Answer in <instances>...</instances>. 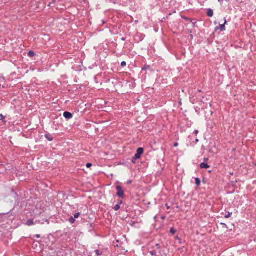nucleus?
Returning <instances> with one entry per match:
<instances>
[{
  "instance_id": "nucleus-1",
  "label": "nucleus",
  "mask_w": 256,
  "mask_h": 256,
  "mask_svg": "<svg viewBox=\"0 0 256 256\" xmlns=\"http://www.w3.org/2000/svg\"><path fill=\"white\" fill-rule=\"evenodd\" d=\"M144 153V149L142 148H139L136 150V153L135 154L134 157L132 158V162L135 163V160L139 159L141 155Z\"/></svg>"
},
{
  "instance_id": "nucleus-2",
  "label": "nucleus",
  "mask_w": 256,
  "mask_h": 256,
  "mask_svg": "<svg viewBox=\"0 0 256 256\" xmlns=\"http://www.w3.org/2000/svg\"><path fill=\"white\" fill-rule=\"evenodd\" d=\"M116 188L117 190L116 196L120 198H124V190L122 189V187L118 185L116 186Z\"/></svg>"
},
{
  "instance_id": "nucleus-3",
  "label": "nucleus",
  "mask_w": 256,
  "mask_h": 256,
  "mask_svg": "<svg viewBox=\"0 0 256 256\" xmlns=\"http://www.w3.org/2000/svg\"><path fill=\"white\" fill-rule=\"evenodd\" d=\"M227 22L226 20H224V22L222 24H220V26H216L215 28V30L216 31L220 29L221 32H224L226 30L225 24H226Z\"/></svg>"
},
{
  "instance_id": "nucleus-4",
  "label": "nucleus",
  "mask_w": 256,
  "mask_h": 256,
  "mask_svg": "<svg viewBox=\"0 0 256 256\" xmlns=\"http://www.w3.org/2000/svg\"><path fill=\"white\" fill-rule=\"evenodd\" d=\"M63 116L67 120H70L72 118L73 116L72 114L68 112H65L64 113Z\"/></svg>"
},
{
  "instance_id": "nucleus-5",
  "label": "nucleus",
  "mask_w": 256,
  "mask_h": 256,
  "mask_svg": "<svg viewBox=\"0 0 256 256\" xmlns=\"http://www.w3.org/2000/svg\"><path fill=\"white\" fill-rule=\"evenodd\" d=\"M122 204V200H120L118 203L116 204L114 208H113V209L115 210V211H117L120 208V205Z\"/></svg>"
},
{
  "instance_id": "nucleus-6",
  "label": "nucleus",
  "mask_w": 256,
  "mask_h": 256,
  "mask_svg": "<svg viewBox=\"0 0 256 256\" xmlns=\"http://www.w3.org/2000/svg\"><path fill=\"white\" fill-rule=\"evenodd\" d=\"M45 137L48 141L52 142L54 140L53 136L50 134H45Z\"/></svg>"
},
{
  "instance_id": "nucleus-7",
  "label": "nucleus",
  "mask_w": 256,
  "mask_h": 256,
  "mask_svg": "<svg viewBox=\"0 0 256 256\" xmlns=\"http://www.w3.org/2000/svg\"><path fill=\"white\" fill-rule=\"evenodd\" d=\"M200 167L201 168L207 169V168H209L210 167V166L206 163L202 162L200 164Z\"/></svg>"
},
{
  "instance_id": "nucleus-8",
  "label": "nucleus",
  "mask_w": 256,
  "mask_h": 256,
  "mask_svg": "<svg viewBox=\"0 0 256 256\" xmlns=\"http://www.w3.org/2000/svg\"><path fill=\"white\" fill-rule=\"evenodd\" d=\"M207 16L209 17H212L214 16V12L212 10L209 8L207 12Z\"/></svg>"
},
{
  "instance_id": "nucleus-9",
  "label": "nucleus",
  "mask_w": 256,
  "mask_h": 256,
  "mask_svg": "<svg viewBox=\"0 0 256 256\" xmlns=\"http://www.w3.org/2000/svg\"><path fill=\"white\" fill-rule=\"evenodd\" d=\"M34 220L31 219H30L28 220H27V222H26V225L28 226H30L34 225Z\"/></svg>"
},
{
  "instance_id": "nucleus-10",
  "label": "nucleus",
  "mask_w": 256,
  "mask_h": 256,
  "mask_svg": "<svg viewBox=\"0 0 256 256\" xmlns=\"http://www.w3.org/2000/svg\"><path fill=\"white\" fill-rule=\"evenodd\" d=\"M69 222L70 224H73L75 222L76 220L74 217L72 216L70 218Z\"/></svg>"
},
{
  "instance_id": "nucleus-11",
  "label": "nucleus",
  "mask_w": 256,
  "mask_h": 256,
  "mask_svg": "<svg viewBox=\"0 0 256 256\" xmlns=\"http://www.w3.org/2000/svg\"><path fill=\"white\" fill-rule=\"evenodd\" d=\"M35 55V53L33 51H30L28 52V56L30 57H33Z\"/></svg>"
},
{
  "instance_id": "nucleus-12",
  "label": "nucleus",
  "mask_w": 256,
  "mask_h": 256,
  "mask_svg": "<svg viewBox=\"0 0 256 256\" xmlns=\"http://www.w3.org/2000/svg\"><path fill=\"white\" fill-rule=\"evenodd\" d=\"M195 180H196V186H199L200 184V180L198 178H196Z\"/></svg>"
},
{
  "instance_id": "nucleus-13",
  "label": "nucleus",
  "mask_w": 256,
  "mask_h": 256,
  "mask_svg": "<svg viewBox=\"0 0 256 256\" xmlns=\"http://www.w3.org/2000/svg\"><path fill=\"white\" fill-rule=\"evenodd\" d=\"M170 232L172 234H174L176 232V230H174V228H172L170 230Z\"/></svg>"
},
{
  "instance_id": "nucleus-14",
  "label": "nucleus",
  "mask_w": 256,
  "mask_h": 256,
  "mask_svg": "<svg viewBox=\"0 0 256 256\" xmlns=\"http://www.w3.org/2000/svg\"><path fill=\"white\" fill-rule=\"evenodd\" d=\"M94 252L96 253V254L97 255V256H101L102 255V252H100V250H94Z\"/></svg>"
},
{
  "instance_id": "nucleus-15",
  "label": "nucleus",
  "mask_w": 256,
  "mask_h": 256,
  "mask_svg": "<svg viewBox=\"0 0 256 256\" xmlns=\"http://www.w3.org/2000/svg\"><path fill=\"white\" fill-rule=\"evenodd\" d=\"M150 253L152 256H156V252L155 250L150 251Z\"/></svg>"
},
{
  "instance_id": "nucleus-16",
  "label": "nucleus",
  "mask_w": 256,
  "mask_h": 256,
  "mask_svg": "<svg viewBox=\"0 0 256 256\" xmlns=\"http://www.w3.org/2000/svg\"><path fill=\"white\" fill-rule=\"evenodd\" d=\"M80 216V212H77V213H76L74 214V218H78Z\"/></svg>"
},
{
  "instance_id": "nucleus-17",
  "label": "nucleus",
  "mask_w": 256,
  "mask_h": 256,
  "mask_svg": "<svg viewBox=\"0 0 256 256\" xmlns=\"http://www.w3.org/2000/svg\"><path fill=\"white\" fill-rule=\"evenodd\" d=\"M5 79L3 76L0 75V82H4V81Z\"/></svg>"
},
{
  "instance_id": "nucleus-18",
  "label": "nucleus",
  "mask_w": 256,
  "mask_h": 256,
  "mask_svg": "<svg viewBox=\"0 0 256 256\" xmlns=\"http://www.w3.org/2000/svg\"><path fill=\"white\" fill-rule=\"evenodd\" d=\"M232 214V212H228V214H226V216H224V217L226 218H229L230 217L231 215Z\"/></svg>"
},
{
  "instance_id": "nucleus-19",
  "label": "nucleus",
  "mask_w": 256,
  "mask_h": 256,
  "mask_svg": "<svg viewBox=\"0 0 256 256\" xmlns=\"http://www.w3.org/2000/svg\"><path fill=\"white\" fill-rule=\"evenodd\" d=\"M220 225H222L224 228H228V226L226 224L221 222Z\"/></svg>"
},
{
  "instance_id": "nucleus-20",
  "label": "nucleus",
  "mask_w": 256,
  "mask_h": 256,
  "mask_svg": "<svg viewBox=\"0 0 256 256\" xmlns=\"http://www.w3.org/2000/svg\"><path fill=\"white\" fill-rule=\"evenodd\" d=\"M5 118V116H3L2 114H0V120H4Z\"/></svg>"
},
{
  "instance_id": "nucleus-21",
  "label": "nucleus",
  "mask_w": 256,
  "mask_h": 256,
  "mask_svg": "<svg viewBox=\"0 0 256 256\" xmlns=\"http://www.w3.org/2000/svg\"><path fill=\"white\" fill-rule=\"evenodd\" d=\"M126 62H124V61H123V62H122V63H121V66H122V67H124V66H126Z\"/></svg>"
},
{
  "instance_id": "nucleus-22",
  "label": "nucleus",
  "mask_w": 256,
  "mask_h": 256,
  "mask_svg": "<svg viewBox=\"0 0 256 256\" xmlns=\"http://www.w3.org/2000/svg\"><path fill=\"white\" fill-rule=\"evenodd\" d=\"M92 166V164H90V163H88V164H86V168H90V167Z\"/></svg>"
},
{
  "instance_id": "nucleus-23",
  "label": "nucleus",
  "mask_w": 256,
  "mask_h": 256,
  "mask_svg": "<svg viewBox=\"0 0 256 256\" xmlns=\"http://www.w3.org/2000/svg\"><path fill=\"white\" fill-rule=\"evenodd\" d=\"M156 246L157 247L158 249H159L160 248V245L159 244H156Z\"/></svg>"
},
{
  "instance_id": "nucleus-24",
  "label": "nucleus",
  "mask_w": 256,
  "mask_h": 256,
  "mask_svg": "<svg viewBox=\"0 0 256 256\" xmlns=\"http://www.w3.org/2000/svg\"><path fill=\"white\" fill-rule=\"evenodd\" d=\"M132 181L130 180H128L127 182V184H132Z\"/></svg>"
},
{
  "instance_id": "nucleus-25",
  "label": "nucleus",
  "mask_w": 256,
  "mask_h": 256,
  "mask_svg": "<svg viewBox=\"0 0 256 256\" xmlns=\"http://www.w3.org/2000/svg\"><path fill=\"white\" fill-rule=\"evenodd\" d=\"M34 236L36 237V238H40V234H36Z\"/></svg>"
},
{
  "instance_id": "nucleus-26",
  "label": "nucleus",
  "mask_w": 256,
  "mask_h": 256,
  "mask_svg": "<svg viewBox=\"0 0 256 256\" xmlns=\"http://www.w3.org/2000/svg\"><path fill=\"white\" fill-rule=\"evenodd\" d=\"M194 132L195 134H197L198 133V130H195Z\"/></svg>"
},
{
  "instance_id": "nucleus-27",
  "label": "nucleus",
  "mask_w": 256,
  "mask_h": 256,
  "mask_svg": "<svg viewBox=\"0 0 256 256\" xmlns=\"http://www.w3.org/2000/svg\"><path fill=\"white\" fill-rule=\"evenodd\" d=\"M218 2L220 3H222L224 0H218Z\"/></svg>"
},
{
  "instance_id": "nucleus-28",
  "label": "nucleus",
  "mask_w": 256,
  "mask_h": 256,
  "mask_svg": "<svg viewBox=\"0 0 256 256\" xmlns=\"http://www.w3.org/2000/svg\"><path fill=\"white\" fill-rule=\"evenodd\" d=\"M178 146V143H177V142H176V143H175L174 144V147H176V146Z\"/></svg>"
},
{
  "instance_id": "nucleus-29",
  "label": "nucleus",
  "mask_w": 256,
  "mask_h": 256,
  "mask_svg": "<svg viewBox=\"0 0 256 256\" xmlns=\"http://www.w3.org/2000/svg\"><path fill=\"white\" fill-rule=\"evenodd\" d=\"M182 18H184V19H185L186 20H189V18H185V17H182Z\"/></svg>"
},
{
  "instance_id": "nucleus-30",
  "label": "nucleus",
  "mask_w": 256,
  "mask_h": 256,
  "mask_svg": "<svg viewBox=\"0 0 256 256\" xmlns=\"http://www.w3.org/2000/svg\"><path fill=\"white\" fill-rule=\"evenodd\" d=\"M122 40H125V38H122Z\"/></svg>"
},
{
  "instance_id": "nucleus-31",
  "label": "nucleus",
  "mask_w": 256,
  "mask_h": 256,
  "mask_svg": "<svg viewBox=\"0 0 256 256\" xmlns=\"http://www.w3.org/2000/svg\"><path fill=\"white\" fill-rule=\"evenodd\" d=\"M156 216L154 218V219H156Z\"/></svg>"
}]
</instances>
